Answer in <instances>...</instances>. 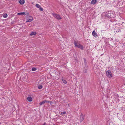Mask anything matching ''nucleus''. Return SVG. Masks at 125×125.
<instances>
[{"mask_svg": "<svg viewBox=\"0 0 125 125\" xmlns=\"http://www.w3.org/2000/svg\"><path fill=\"white\" fill-rule=\"evenodd\" d=\"M36 34V32L33 31L31 32L30 33V35L31 36L35 35Z\"/></svg>", "mask_w": 125, "mask_h": 125, "instance_id": "12", "label": "nucleus"}, {"mask_svg": "<svg viewBox=\"0 0 125 125\" xmlns=\"http://www.w3.org/2000/svg\"><path fill=\"white\" fill-rule=\"evenodd\" d=\"M97 2V0H92L91 2V4H94Z\"/></svg>", "mask_w": 125, "mask_h": 125, "instance_id": "10", "label": "nucleus"}, {"mask_svg": "<svg viewBox=\"0 0 125 125\" xmlns=\"http://www.w3.org/2000/svg\"><path fill=\"white\" fill-rule=\"evenodd\" d=\"M45 101V103H49L50 102V101H46V100H44Z\"/></svg>", "mask_w": 125, "mask_h": 125, "instance_id": "27", "label": "nucleus"}, {"mask_svg": "<svg viewBox=\"0 0 125 125\" xmlns=\"http://www.w3.org/2000/svg\"><path fill=\"white\" fill-rule=\"evenodd\" d=\"M107 40L108 41H109L110 40V41H111V43L113 42L114 43V42L113 41V39H112L111 38V39H110L108 38V39Z\"/></svg>", "mask_w": 125, "mask_h": 125, "instance_id": "18", "label": "nucleus"}, {"mask_svg": "<svg viewBox=\"0 0 125 125\" xmlns=\"http://www.w3.org/2000/svg\"><path fill=\"white\" fill-rule=\"evenodd\" d=\"M29 14V13L26 11L25 13V15H28Z\"/></svg>", "mask_w": 125, "mask_h": 125, "instance_id": "25", "label": "nucleus"}, {"mask_svg": "<svg viewBox=\"0 0 125 125\" xmlns=\"http://www.w3.org/2000/svg\"><path fill=\"white\" fill-rule=\"evenodd\" d=\"M52 15L57 19L60 20L62 19V18L59 15L56 14L55 13H53Z\"/></svg>", "mask_w": 125, "mask_h": 125, "instance_id": "3", "label": "nucleus"}, {"mask_svg": "<svg viewBox=\"0 0 125 125\" xmlns=\"http://www.w3.org/2000/svg\"><path fill=\"white\" fill-rule=\"evenodd\" d=\"M33 20V18L31 16L28 15L27 17V21L26 22H30L32 21Z\"/></svg>", "mask_w": 125, "mask_h": 125, "instance_id": "4", "label": "nucleus"}, {"mask_svg": "<svg viewBox=\"0 0 125 125\" xmlns=\"http://www.w3.org/2000/svg\"><path fill=\"white\" fill-rule=\"evenodd\" d=\"M51 102H52L51 101H50V103H51Z\"/></svg>", "mask_w": 125, "mask_h": 125, "instance_id": "32", "label": "nucleus"}, {"mask_svg": "<svg viewBox=\"0 0 125 125\" xmlns=\"http://www.w3.org/2000/svg\"><path fill=\"white\" fill-rule=\"evenodd\" d=\"M74 45L76 47L80 48L82 50H83V46L81 45L80 44H78V45H77L76 41H74Z\"/></svg>", "mask_w": 125, "mask_h": 125, "instance_id": "2", "label": "nucleus"}, {"mask_svg": "<svg viewBox=\"0 0 125 125\" xmlns=\"http://www.w3.org/2000/svg\"><path fill=\"white\" fill-rule=\"evenodd\" d=\"M46 123H45H45H44V124H43V125H46Z\"/></svg>", "mask_w": 125, "mask_h": 125, "instance_id": "30", "label": "nucleus"}, {"mask_svg": "<svg viewBox=\"0 0 125 125\" xmlns=\"http://www.w3.org/2000/svg\"><path fill=\"white\" fill-rule=\"evenodd\" d=\"M40 9V10L41 11H42L43 10V9L41 7L40 8H39Z\"/></svg>", "mask_w": 125, "mask_h": 125, "instance_id": "26", "label": "nucleus"}, {"mask_svg": "<svg viewBox=\"0 0 125 125\" xmlns=\"http://www.w3.org/2000/svg\"><path fill=\"white\" fill-rule=\"evenodd\" d=\"M76 44H77V45H78V44H79L80 43H78L76 41Z\"/></svg>", "mask_w": 125, "mask_h": 125, "instance_id": "29", "label": "nucleus"}, {"mask_svg": "<svg viewBox=\"0 0 125 125\" xmlns=\"http://www.w3.org/2000/svg\"><path fill=\"white\" fill-rule=\"evenodd\" d=\"M120 31V29L118 28H116L115 30V32H118Z\"/></svg>", "mask_w": 125, "mask_h": 125, "instance_id": "13", "label": "nucleus"}, {"mask_svg": "<svg viewBox=\"0 0 125 125\" xmlns=\"http://www.w3.org/2000/svg\"><path fill=\"white\" fill-rule=\"evenodd\" d=\"M43 87V86L42 85H39L38 86V88L39 89H42Z\"/></svg>", "mask_w": 125, "mask_h": 125, "instance_id": "17", "label": "nucleus"}, {"mask_svg": "<svg viewBox=\"0 0 125 125\" xmlns=\"http://www.w3.org/2000/svg\"><path fill=\"white\" fill-rule=\"evenodd\" d=\"M92 34L95 37H97L98 36V35L97 34V33L95 32L94 30L93 31Z\"/></svg>", "mask_w": 125, "mask_h": 125, "instance_id": "8", "label": "nucleus"}, {"mask_svg": "<svg viewBox=\"0 0 125 125\" xmlns=\"http://www.w3.org/2000/svg\"><path fill=\"white\" fill-rule=\"evenodd\" d=\"M116 22L115 21H111L110 23V26H112L113 27L116 25Z\"/></svg>", "mask_w": 125, "mask_h": 125, "instance_id": "6", "label": "nucleus"}, {"mask_svg": "<svg viewBox=\"0 0 125 125\" xmlns=\"http://www.w3.org/2000/svg\"><path fill=\"white\" fill-rule=\"evenodd\" d=\"M105 15L106 16L110 18H112L115 17V16L114 12L113 11H110L107 12Z\"/></svg>", "mask_w": 125, "mask_h": 125, "instance_id": "1", "label": "nucleus"}, {"mask_svg": "<svg viewBox=\"0 0 125 125\" xmlns=\"http://www.w3.org/2000/svg\"><path fill=\"white\" fill-rule=\"evenodd\" d=\"M7 16H8L7 14L6 13L4 14L3 15V17L4 18H5L7 17Z\"/></svg>", "mask_w": 125, "mask_h": 125, "instance_id": "20", "label": "nucleus"}, {"mask_svg": "<svg viewBox=\"0 0 125 125\" xmlns=\"http://www.w3.org/2000/svg\"><path fill=\"white\" fill-rule=\"evenodd\" d=\"M27 99L28 101L29 102H31L32 100V99L31 96L28 97Z\"/></svg>", "mask_w": 125, "mask_h": 125, "instance_id": "9", "label": "nucleus"}, {"mask_svg": "<svg viewBox=\"0 0 125 125\" xmlns=\"http://www.w3.org/2000/svg\"><path fill=\"white\" fill-rule=\"evenodd\" d=\"M66 112H62L61 113V115H64L66 114Z\"/></svg>", "mask_w": 125, "mask_h": 125, "instance_id": "24", "label": "nucleus"}, {"mask_svg": "<svg viewBox=\"0 0 125 125\" xmlns=\"http://www.w3.org/2000/svg\"><path fill=\"white\" fill-rule=\"evenodd\" d=\"M25 2L24 0H20L19 1V2L21 5L23 4Z\"/></svg>", "mask_w": 125, "mask_h": 125, "instance_id": "11", "label": "nucleus"}, {"mask_svg": "<svg viewBox=\"0 0 125 125\" xmlns=\"http://www.w3.org/2000/svg\"><path fill=\"white\" fill-rule=\"evenodd\" d=\"M18 15H25V12H20L18 13Z\"/></svg>", "mask_w": 125, "mask_h": 125, "instance_id": "16", "label": "nucleus"}, {"mask_svg": "<svg viewBox=\"0 0 125 125\" xmlns=\"http://www.w3.org/2000/svg\"><path fill=\"white\" fill-rule=\"evenodd\" d=\"M45 103V101L44 100L43 101H42V102H40L39 103V104L40 105H42V104H44Z\"/></svg>", "mask_w": 125, "mask_h": 125, "instance_id": "14", "label": "nucleus"}, {"mask_svg": "<svg viewBox=\"0 0 125 125\" xmlns=\"http://www.w3.org/2000/svg\"><path fill=\"white\" fill-rule=\"evenodd\" d=\"M84 62H86V59H84Z\"/></svg>", "mask_w": 125, "mask_h": 125, "instance_id": "31", "label": "nucleus"}, {"mask_svg": "<svg viewBox=\"0 0 125 125\" xmlns=\"http://www.w3.org/2000/svg\"><path fill=\"white\" fill-rule=\"evenodd\" d=\"M84 72L85 73H87V71L86 70H85L84 71Z\"/></svg>", "mask_w": 125, "mask_h": 125, "instance_id": "28", "label": "nucleus"}, {"mask_svg": "<svg viewBox=\"0 0 125 125\" xmlns=\"http://www.w3.org/2000/svg\"><path fill=\"white\" fill-rule=\"evenodd\" d=\"M62 80L63 82L64 83L66 84L67 83V81H66V80H64V79H62Z\"/></svg>", "mask_w": 125, "mask_h": 125, "instance_id": "23", "label": "nucleus"}, {"mask_svg": "<svg viewBox=\"0 0 125 125\" xmlns=\"http://www.w3.org/2000/svg\"><path fill=\"white\" fill-rule=\"evenodd\" d=\"M84 69L85 70H88V68L87 66V65H85L84 67Z\"/></svg>", "mask_w": 125, "mask_h": 125, "instance_id": "21", "label": "nucleus"}, {"mask_svg": "<svg viewBox=\"0 0 125 125\" xmlns=\"http://www.w3.org/2000/svg\"><path fill=\"white\" fill-rule=\"evenodd\" d=\"M36 70V68L35 67L31 69V70L33 71H35Z\"/></svg>", "mask_w": 125, "mask_h": 125, "instance_id": "22", "label": "nucleus"}, {"mask_svg": "<svg viewBox=\"0 0 125 125\" xmlns=\"http://www.w3.org/2000/svg\"><path fill=\"white\" fill-rule=\"evenodd\" d=\"M35 6L36 7L39 8L41 7V6L38 4H36L35 5Z\"/></svg>", "mask_w": 125, "mask_h": 125, "instance_id": "19", "label": "nucleus"}, {"mask_svg": "<svg viewBox=\"0 0 125 125\" xmlns=\"http://www.w3.org/2000/svg\"><path fill=\"white\" fill-rule=\"evenodd\" d=\"M84 115H83L82 114H81L80 117V122H81L84 119Z\"/></svg>", "mask_w": 125, "mask_h": 125, "instance_id": "7", "label": "nucleus"}, {"mask_svg": "<svg viewBox=\"0 0 125 125\" xmlns=\"http://www.w3.org/2000/svg\"><path fill=\"white\" fill-rule=\"evenodd\" d=\"M110 46H113L112 45H111Z\"/></svg>", "mask_w": 125, "mask_h": 125, "instance_id": "33", "label": "nucleus"}, {"mask_svg": "<svg viewBox=\"0 0 125 125\" xmlns=\"http://www.w3.org/2000/svg\"><path fill=\"white\" fill-rule=\"evenodd\" d=\"M124 2L123 0H121L119 2V5H123V2Z\"/></svg>", "mask_w": 125, "mask_h": 125, "instance_id": "15", "label": "nucleus"}, {"mask_svg": "<svg viewBox=\"0 0 125 125\" xmlns=\"http://www.w3.org/2000/svg\"><path fill=\"white\" fill-rule=\"evenodd\" d=\"M106 74L110 78L112 77V74L111 71L110 70H108L106 72Z\"/></svg>", "mask_w": 125, "mask_h": 125, "instance_id": "5", "label": "nucleus"}]
</instances>
